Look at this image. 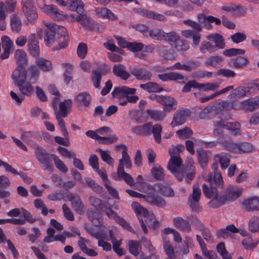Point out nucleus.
I'll return each mask as SVG.
<instances>
[{"label": "nucleus", "mask_w": 259, "mask_h": 259, "mask_svg": "<svg viewBox=\"0 0 259 259\" xmlns=\"http://www.w3.org/2000/svg\"><path fill=\"white\" fill-rule=\"evenodd\" d=\"M157 50L160 55L166 60H172L175 58L171 51L167 46H158Z\"/></svg>", "instance_id": "obj_45"}, {"label": "nucleus", "mask_w": 259, "mask_h": 259, "mask_svg": "<svg viewBox=\"0 0 259 259\" xmlns=\"http://www.w3.org/2000/svg\"><path fill=\"white\" fill-rule=\"evenodd\" d=\"M67 199L71 202L72 208L80 215H82L85 212V207L78 195L70 193L67 195Z\"/></svg>", "instance_id": "obj_11"}, {"label": "nucleus", "mask_w": 259, "mask_h": 259, "mask_svg": "<svg viewBox=\"0 0 259 259\" xmlns=\"http://www.w3.org/2000/svg\"><path fill=\"white\" fill-rule=\"evenodd\" d=\"M201 194L200 189L193 185L192 193L190 195L188 200V204L193 212L199 213L202 210V207L199 202Z\"/></svg>", "instance_id": "obj_6"}, {"label": "nucleus", "mask_w": 259, "mask_h": 259, "mask_svg": "<svg viewBox=\"0 0 259 259\" xmlns=\"http://www.w3.org/2000/svg\"><path fill=\"white\" fill-rule=\"evenodd\" d=\"M128 249L131 254L137 256L141 252L142 246L139 241L131 240L128 241Z\"/></svg>", "instance_id": "obj_37"}, {"label": "nucleus", "mask_w": 259, "mask_h": 259, "mask_svg": "<svg viewBox=\"0 0 259 259\" xmlns=\"http://www.w3.org/2000/svg\"><path fill=\"white\" fill-rule=\"evenodd\" d=\"M148 188L152 191L160 193L165 197H172L175 195L173 190L170 187L161 183H156L153 186L149 185Z\"/></svg>", "instance_id": "obj_15"}, {"label": "nucleus", "mask_w": 259, "mask_h": 259, "mask_svg": "<svg viewBox=\"0 0 259 259\" xmlns=\"http://www.w3.org/2000/svg\"><path fill=\"white\" fill-rule=\"evenodd\" d=\"M162 129V126L159 124H156L154 125L152 124L151 133L153 134L155 140L158 143H159L161 140V133Z\"/></svg>", "instance_id": "obj_55"}, {"label": "nucleus", "mask_w": 259, "mask_h": 259, "mask_svg": "<svg viewBox=\"0 0 259 259\" xmlns=\"http://www.w3.org/2000/svg\"><path fill=\"white\" fill-rule=\"evenodd\" d=\"M132 207L134 209L135 212L137 214L144 232L146 234L147 233L148 230L147 229L146 225L141 216V214L143 213L144 214L145 212L144 208L137 202H133L132 203Z\"/></svg>", "instance_id": "obj_23"}, {"label": "nucleus", "mask_w": 259, "mask_h": 259, "mask_svg": "<svg viewBox=\"0 0 259 259\" xmlns=\"http://www.w3.org/2000/svg\"><path fill=\"white\" fill-rule=\"evenodd\" d=\"M197 19L198 22L204 26L206 25V22H214L218 25L221 24V21L220 19L212 16H206L203 13H199L197 15Z\"/></svg>", "instance_id": "obj_32"}, {"label": "nucleus", "mask_w": 259, "mask_h": 259, "mask_svg": "<svg viewBox=\"0 0 259 259\" xmlns=\"http://www.w3.org/2000/svg\"><path fill=\"white\" fill-rule=\"evenodd\" d=\"M219 165L217 162L213 163L212 165V172L209 174L207 181L210 183L209 187L206 184L202 186V190L204 194L208 198H213L215 197H219L218 195L217 189L212 186V183L220 188H222L224 182L220 171L219 170Z\"/></svg>", "instance_id": "obj_1"}, {"label": "nucleus", "mask_w": 259, "mask_h": 259, "mask_svg": "<svg viewBox=\"0 0 259 259\" xmlns=\"http://www.w3.org/2000/svg\"><path fill=\"white\" fill-rule=\"evenodd\" d=\"M152 123L147 122L142 125H137L133 127L132 131L138 135L149 136L151 134Z\"/></svg>", "instance_id": "obj_25"}, {"label": "nucleus", "mask_w": 259, "mask_h": 259, "mask_svg": "<svg viewBox=\"0 0 259 259\" xmlns=\"http://www.w3.org/2000/svg\"><path fill=\"white\" fill-rule=\"evenodd\" d=\"M124 165L126 168H131L132 167V162L130 157L127 152L126 147H124V150L122 152V158L119 160L117 170L122 171V169H124Z\"/></svg>", "instance_id": "obj_30"}, {"label": "nucleus", "mask_w": 259, "mask_h": 259, "mask_svg": "<svg viewBox=\"0 0 259 259\" xmlns=\"http://www.w3.org/2000/svg\"><path fill=\"white\" fill-rule=\"evenodd\" d=\"M191 112L188 109L177 110L174 114L171 126L174 127L184 124L190 116Z\"/></svg>", "instance_id": "obj_10"}, {"label": "nucleus", "mask_w": 259, "mask_h": 259, "mask_svg": "<svg viewBox=\"0 0 259 259\" xmlns=\"http://www.w3.org/2000/svg\"><path fill=\"white\" fill-rule=\"evenodd\" d=\"M52 155L50 154L44 149H40L35 152L36 157L38 161L42 164L44 169L50 171H53Z\"/></svg>", "instance_id": "obj_7"}, {"label": "nucleus", "mask_w": 259, "mask_h": 259, "mask_svg": "<svg viewBox=\"0 0 259 259\" xmlns=\"http://www.w3.org/2000/svg\"><path fill=\"white\" fill-rule=\"evenodd\" d=\"M75 20L79 22L85 29L94 30L93 24L94 21L87 15L85 12L78 15Z\"/></svg>", "instance_id": "obj_17"}, {"label": "nucleus", "mask_w": 259, "mask_h": 259, "mask_svg": "<svg viewBox=\"0 0 259 259\" xmlns=\"http://www.w3.org/2000/svg\"><path fill=\"white\" fill-rule=\"evenodd\" d=\"M91 97L87 92H82L79 94L76 97L75 101L78 106L83 105L85 107H88L91 103Z\"/></svg>", "instance_id": "obj_35"}, {"label": "nucleus", "mask_w": 259, "mask_h": 259, "mask_svg": "<svg viewBox=\"0 0 259 259\" xmlns=\"http://www.w3.org/2000/svg\"><path fill=\"white\" fill-rule=\"evenodd\" d=\"M62 65L65 68V71L63 74L64 80L66 82L67 84H68L70 81L72 79L71 72L73 70V66L72 65L67 63H63Z\"/></svg>", "instance_id": "obj_59"}, {"label": "nucleus", "mask_w": 259, "mask_h": 259, "mask_svg": "<svg viewBox=\"0 0 259 259\" xmlns=\"http://www.w3.org/2000/svg\"><path fill=\"white\" fill-rule=\"evenodd\" d=\"M222 10L230 13L233 16L241 15L245 13V9L243 7L233 4L223 7Z\"/></svg>", "instance_id": "obj_28"}, {"label": "nucleus", "mask_w": 259, "mask_h": 259, "mask_svg": "<svg viewBox=\"0 0 259 259\" xmlns=\"http://www.w3.org/2000/svg\"><path fill=\"white\" fill-rule=\"evenodd\" d=\"M67 5L70 10H75L78 15L85 12L84 4L81 0H69Z\"/></svg>", "instance_id": "obj_34"}, {"label": "nucleus", "mask_w": 259, "mask_h": 259, "mask_svg": "<svg viewBox=\"0 0 259 259\" xmlns=\"http://www.w3.org/2000/svg\"><path fill=\"white\" fill-rule=\"evenodd\" d=\"M45 26L47 29L45 30V41L46 44L48 46H51L52 44L55 42L56 31L55 28H54L53 24L51 23H45Z\"/></svg>", "instance_id": "obj_19"}, {"label": "nucleus", "mask_w": 259, "mask_h": 259, "mask_svg": "<svg viewBox=\"0 0 259 259\" xmlns=\"http://www.w3.org/2000/svg\"><path fill=\"white\" fill-rule=\"evenodd\" d=\"M243 210L247 212L259 211V198L253 196L247 198L242 202Z\"/></svg>", "instance_id": "obj_13"}, {"label": "nucleus", "mask_w": 259, "mask_h": 259, "mask_svg": "<svg viewBox=\"0 0 259 259\" xmlns=\"http://www.w3.org/2000/svg\"><path fill=\"white\" fill-rule=\"evenodd\" d=\"M152 177L157 181H163L165 175L163 168L159 165H155L151 169Z\"/></svg>", "instance_id": "obj_42"}, {"label": "nucleus", "mask_w": 259, "mask_h": 259, "mask_svg": "<svg viewBox=\"0 0 259 259\" xmlns=\"http://www.w3.org/2000/svg\"><path fill=\"white\" fill-rule=\"evenodd\" d=\"M145 222L149 228L157 229L159 225L158 222L153 215L145 216Z\"/></svg>", "instance_id": "obj_63"}, {"label": "nucleus", "mask_w": 259, "mask_h": 259, "mask_svg": "<svg viewBox=\"0 0 259 259\" xmlns=\"http://www.w3.org/2000/svg\"><path fill=\"white\" fill-rule=\"evenodd\" d=\"M248 230L255 233L259 232V217L256 215H253L249 219L248 223Z\"/></svg>", "instance_id": "obj_46"}, {"label": "nucleus", "mask_w": 259, "mask_h": 259, "mask_svg": "<svg viewBox=\"0 0 259 259\" xmlns=\"http://www.w3.org/2000/svg\"><path fill=\"white\" fill-rule=\"evenodd\" d=\"M146 112L152 119L156 121L162 120L165 116L163 112L161 111L148 109Z\"/></svg>", "instance_id": "obj_49"}, {"label": "nucleus", "mask_w": 259, "mask_h": 259, "mask_svg": "<svg viewBox=\"0 0 259 259\" xmlns=\"http://www.w3.org/2000/svg\"><path fill=\"white\" fill-rule=\"evenodd\" d=\"M28 51L30 54L35 57H38L40 54V50L38 45V41L34 34L29 36L27 44Z\"/></svg>", "instance_id": "obj_16"}, {"label": "nucleus", "mask_w": 259, "mask_h": 259, "mask_svg": "<svg viewBox=\"0 0 259 259\" xmlns=\"http://www.w3.org/2000/svg\"><path fill=\"white\" fill-rule=\"evenodd\" d=\"M117 173L120 178L123 179L127 185L131 186L135 184V180L133 177L130 174L125 172L124 169H122V171L117 170Z\"/></svg>", "instance_id": "obj_60"}, {"label": "nucleus", "mask_w": 259, "mask_h": 259, "mask_svg": "<svg viewBox=\"0 0 259 259\" xmlns=\"http://www.w3.org/2000/svg\"><path fill=\"white\" fill-rule=\"evenodd\" d=\"M222 145L227 151L233 153L238 154V143L225 141L222 143Z\"/></svg>", "instance_id": "obj_53"}, {"label": "nucleus", "mask_w": 259, "mask_h": 259, "mask_svg": "<svg viewBox=\"0 0 259 259\" xmlns=\"http://www.w3.org/2000/svg\"><path fill=\"white\" fill-rule=\"evenodd\" d=\"M222 123H224V120L222 119L213 121V125L214 127L212 133L216 137H223L224 135V131L223 130L224 128V126L220 125L222 124Z\"/></svg>", "instance_id": "obj_50"}, {"label": "nucleus", "mask_w": 259, "mask_h": 259, "mask_svg": "<svg viewBox=\"0 0 259 259\" xmlns=\"http://www.w3.org/2000/svg\"><path fill=\"white\" fill-rule=\"evenodd\" d=\"M163 39L168 42L170 47L178 52H185L189 49L187 41L181 38L180 35L175 31L163 32Z\"/></svg>", "instance_id": "obj_3"}, {"label": "nucleus", "mask_w": 259, "mask_h": 259, "mask_svg": "<svg viewBox=\"0 0 259 259\" xmlns=\"http://www.w3.org/2000/svg\"><path fill=\"white\" fill-rule=\"evenodd\" d=\"M145 200L151 205L160 207H163L166 204L165 201L163 198L154 194H149L146 195Z\"/></svg>", "instance_id": "obj_22"}, {"label": "nucleus", "mask_w": 259, "mask_h": 259, "mask_svg": "<svg viewBox=\"0 0 259 259\" xmlns=\"http://www.w3.org/2000/svg\"><path fill=\"white\" fill-rule=\"evenodd\" d=\"M38 8L45 14L49 15L56 21H61L64 19L65 15L59 10L58 8L53 5H47L43 0H37Z\"/></svg>", "instance_id": "obj_4"}, {"label": "nucleus", "mask_w": 259, "mask_h": 259, "mask_svg": "<svg viewBox=\"0 0 259 259\" xmlns=\"http://www.w3.org/2000/svg\"><path fill=\"white\" fill-rule=\"evenodd\" d=\"M199 65V62L192 61L190 63V65L182 64L180 62H177L172 66V69L190 72L193 68L197 67Z\"/></svg>", "instance_id": "obj_38"}, {"label": "nucleus", "mask_w": 259, "mask_h": 259, "mask_svg": "<svg viewBox=\"0 0 259 259\" xmlns=\"http://www.w3.org/2000/svg\"><path fill=\"white\" fill-rule=\"evenodd\" d=\"M95 14L99 18L108 20L115 21L118 17L106 8H97L95 10Z\"/></svg>", "instance_id": "obj_18"}, {"label": "nucleus", "mask_w": 259, "mask_h": 259, "mask_svg": "<svg viewBox=\"0 0 259 259\" xmlns=\"http://www.w3.org/2000/svg\"><path fill=\"white\" fill-rule=\"evenodd\" d=\"M35 64L40 70L47 72L52 69V64L51 61L44 58L37 57L35 61Z\"/></svg>", "instance_id": "obj_33"}, {"label": "nucleus", "mask_w": 259, "mask_h": 259, "mask_svg": "<svg viewBox=\"0 0 259 259\" xmlns=\"http://www.w3.org/2000/svg\"><path fill=\"white\" fill-rule=\"evenodd\" d=\"M112 71L115 76L121 78L123 80L127 79L130 76V74L126 71L125 66L121 64L114 65Z\"/></svg>", "instance_id": "obj_29"}, {"label": "nucleus", "mask_w": 259, "mask_h": 259, "mask_svg": "<svg viewBox=\"0 0 259 259\" xmlns=\"http://www.w3.org/2000/svg\"><path fill=\"white\" fill-rule=\"evenodd\" d=\"M91 79L96 89H99L102 78L101 73L97 70H93L92 73Z\"/></svg>", "instance_id": "obj_61"}, {"label": "nucleus", "mask_w": 259, "mask_h": 259, "mask_svg": "<svg viewBox=\"0 0 259 259\" xmlns=\"http://www.w3.org/2000/svg\"><path fill=\"white\" fill-rule=\"evenodd\" d=\"M215 160L216 161L214 163L217 162L218 163L217 161H219L222 169L226 168L229 166L230 162L229 156L226 153L217 154L215 156Z\"/></svg>", "instance_id": "obj_39"}, {"label": "nucleus", "mask_w": 259, "mask_h": 259, "mask_svg": "<svg viewBox=\"0 0 259 259\" xmlns=\"http://www.w3.org/2000/svg\"><path fill=\"white\" fill-rule=\"evenodd\" d=\"M52 157L56 167L63 173H66L68 170V168L63 162L56 155H52Z\"/></svg>", "instance_id": "obj_64"}, {"label": "nucleus", "mask_w": 259, "mask_h": 259, "mask_svg": "<svg viewBox=\"0 0 259 259\" xmlns=\"http://www.w3.org/2000/svg\"><path fill=\"white\" fill-rule=\"evenodd\" d=\"M173 223L175 226L181 231L190 232L191 231V227L189 222L182 217L174 218Z\"/></svg>", "instance_id": "obj_24"}, {"label": "nucleus", "mask_w": 259, "mask_h": 259, "mask_svg": "<svg viewBox=\"0 0 259 259\" xmlns=\"http://www.w3.org/2000/svg\"><path fill=\"white\" fill-rule=\"evenodd\" d=\"M196 89L200 91V83L195 80H191L186 83L182 89L183 93H188L191 91V89Z\"/></svg>", "instance_id": "obj_52"}, {"label": "nucleus", "mask_w": 259, "mask_h": 259, "mask_svg": "<svg viewBox=\"0 0 259 259\" xmlns=\"http://www.w3.org/2000/svg\"><path fill=\"white\" fill-rule=\"evenodd\" d=\"M54 28H55L56 33L59 37L57 39L59 41L58 46H55L53 49V50H58L66 48L67 46L68 37L67 36V30L63 26H59L55 24H53Z\"/></svg>", "instance_id": "obj_9"}, {"label": "nucleus", "mask_w": 259, "mask_h": 259, "mask_svg": "<svg viewBox=\"0 0 259 259\" xmlns=\"http://www.w3.org/2000/svg\"><path fill=\"white\" fill-rule=\"evenodd\" d=\"M15 58L19 66L18 67H23V65L26 64L27 60L26 59V53L21 50H18L15 53Z\"/></svg>", "instance_id": "obj_51"}, {"label": "nucleus", "mask_w": 259, "mask_h": 259, "mask_svg": "<svg viewBox=\"0 0 259 259\" xmlns=\"http://www.w3.org/2000/svg\"><path fill=\"white\" fill-rule=\"evenodd\" d=\"M236 68H241L246 66L248 63L246 58L239 56L235 59H232L230 62Z\"/></svg>", "instance_id": "obj_54"}, {"label": "nucleus", "mask_w": 259, "mask_h": 259, "mask_svg": "<svg viewBox=\"0 0 259 259\" xmlns=\"http://www.w3.org/2000/svg\"><path fill=\"white\" fill-rule=\"evenodd\" d=\"M242 104L246 110L252 111L259 106V97L244 101Z\"/></svg>", "instance_id": "obj_40"}, {"label": "nucleus", "mask_w": 259, "mask_h": 259, "mask_svg": "<svg viewBox=\"0 0 259 259\" xmlns=\"http://www.w3.org/2000/svg\"><path fill=\"white\" fill-rule=\"evenodd\" d=\"M222 61L223 58L222 56H214L208 58L205 61L204 64L206 66L215 67Z\"/></svg>", "instance_id": "obj_58"}, {"label": "nucleus", "mask_w": 259, "mask_h": 259, "mask_svg": "<svg viewBox=\"0 0 259 259\" xmlns=\"http://www.w3.org/2000/svg\"><path fill=\"white\" fill-rule=\"evenodd\" d=\"M169 154L170 156L168 163L167 164V168L169 170H174V166H178L179 165H182V160L180 157V154L175 146H172L169 149Z\"/></svg>", "instance_id": "obj_14"}, {"label": "nucleus", "mask_w": 259, "mask_h": 259, "mask_svg": "<svg viewBox=\"0 0 259 259\" xmlns=\"http://www.w3.org/2000/svg\"><path fill=\"white\" fill-rule=\"evenodd\" d=\"M11 25L13 31L18 32L21 28V22L20 19L13 15L11 17Z\"/></svg>", "instance_id": "obj_57"}, {"label": "nucleus", "mask_w": 259, "mask_h": 259, "mask_svg": "<svg viewBox=\"0 0 259 259\" xmlns=\"http://www.w3.org/2000/svg\"><path fill=\"white\" fill-rule=\"evenodd\" d=\"M207 39L214 42L215 44V48L223 49L225 46L224 39L222 35L219 34H211L207 36Z\"/></svg>", "instance_id": "obj_41"}, {"label": "nucleus", "mask_w": 259, "mask_h": 259, "mask_svg": "<svg viewBox=\"0 0 259 259\" xmlns=\"http://www.w3.org/2000/svg\"><path fill=\"white\" fill-rule=\"evenodd\" d=\"M161 101L160 103L162 104L163 110L166 112H170L172 110H175L176 107H174L177 105V101L172 97L170 96H161Z\"/></svg>", "instance_id": "obj_26"}, {"label": "nucleus", "mask_w": 259, "mask_h": 259, "mask_svg": "<svg viewBox=\"0 0 259 259\" xmlns=\"http://www.w3.org/2000/svg\"><path fill=\"white\" fill-rule=\"evenodd\" d=\"M253 149V146L249 143L247 142H240L238 143V154H241L242 153H249L252 151Z\"/></svg>", "instance_id": "obj_56"}, {"label": "nucleus", "mask_w": 259, "mask_h": 259, "mask_svg": "<svg viewBox=\"0 0 259 259\" xmlns=\"http://www.w3.org/2000/svg\"><path fill=\"white\" fill-rule=\"evenodd\" d=\"M239 230L235 227L233 224L228 225L226 228H222L219 230L216 235L218 238H227L231 235V233L239 232Z\"/></svg>", "instance_id": "obj_31"}, {"label": "nucleus", "mask_w": 259, "mask_h": 259, "mask_svg": "<svg viewBox=\"0 0 259 259\" xmlns=\"http://www.w3.org/2000/svg\"><path fill=\"white\" fill-rule=\"evenodd\" d=\"M222 111L220 104L217 102L210 103L199 113V116L202 119H211Z\"/></svg>", "instance_id": "obj_8"}, {"label": "nucleus", "mask_w": 259, "mask_h": 259, "mask_svg": "<svg viewBox=\"0 0 259 259\" xmlns=\"http://www.w3.org/2000/svg\"><path fill=\"white\" fill-rule=\"evenodd\" d=\"M218 252L222 256L223 259H231L232 256L228 254L224 242H220L217 246Z\"/></svg>", "instance_id": "obj_62"}, {"label": "nucleus", "mask_w": 259, "mask_h": 259, "mask_svg": "<svg viewBox=\"0 0 259 259\" xmlns=\"http://www.w3.org/2000/svg\"><path fill=\"white\" fill-rule=\"evenodd\" d=\"M14 80L15 85L25 81L26 78V72L23 67H17L13 71L12 76Z\"/></svg>", "instance_id": "obj_20"}, {"label": "nucleus", "mask_w": 259, "mask_h": 259, "mask_svg": "<svg viewBox=\"0 0 259 259\" xmlns=\"http://www.w3.org/2000/svg\"><path fill=\"white\" fill-rule=\"evenodd\" d=\"M17 86L23 95L30 96L33 93V87L29 82H22Z\"/></svg>", "instance_id": "obj_44"}, {"label": "nucleus", "mask_w": 259, "mask_h": 259, "mask_svg": "<svg viewBox=\"0 0 259 259\" xmlns=\"http://www.w3.org/2000/svg\"><path fill=\"white\" fill-rule=\"evenodd\" d=\"M22 12L30 23H34L37 19L36 8L33 0H22Z\"/></svg>", "instance_id": "obj_5"}, {"label": "nucleus", "mask_w": 259, "mask_h": 259, "mask_svg": "<svg viewBox=\"0 0 259 259\" xmlns=\"http://www.w3.org/2000/svg\"><path fill=\"white\" fill-rule=\"evenodd\" d=\"M159 79L163 81H174L180 83H185L187 78L177 72H170L158 75Z\"/></svg>", "instance_id": "obj_12"}, {"label": "nucleus", "mask_w": 259, "mask_h": 259, "mask_svg": "<svg viewBox=\"0 0 259 259\" xmlns=\"http://www.w3.org/2000/svg\"><path fill=\"white\" fill-rule=\"evenodd\" d=\"M140 87L148 92H160L163 90L157 83L153 82H149L144 84H141Z\"/></svg>", "instance_id": "obj_43"}, {"label": "nucleus", "mask_w": 259, "mask_h": 259, "mask_svg": "<svg viewBox=\"0 0 259 259\" xmlns=\"http://www.w3.org/2000/svg\"><path fill=\"white\" fill-rule=\"evenodd\" d=\"M221 125L224 126L225 129L229 130L234 136L241 135V125L238 122H227L224 120V123H222Z\"/></svg>", "instance_id": "obj_27"}, {"label": "nucleus", "mask_w": 259, "mask_h": 259, "mask_svg": "<svg viewBox=\"0 0 259 259\" xmlns=\"http://www.w3.org/2000/svg\"><path fill=\"white\" fill-rule=\"evenodd\" d=\"M242 191L234 189L232 186H229L224 195L212 198L208 203L212 207L217 208L228 201H233L238 198L241 195Z\"/></svg>", "instance_id": "obj_2"}, {"label": "nucleus", "mask_w": 259, "mask_h": 259, "mask_svg": "<svg viewBox=\"0 0 259 259\" xmlns=\"http://www.w3.org/2000/svg\"><path fill=\"white\" fill-rule=\"evenodd\" d=\"M197 159L199 164L202 168L206 167L208 164V152L203 149L197 150Z\"/></svg>", "instance_id": "obj_36"}, {"label": "nucleus", "mask_w": 259, "mask_h": 259, "mask_svg": "<svg viewBox=\"0 0 259 259\" xmlns=\"http://www.w3.org/2000/svg\"><path fill=\"white\" fill-rule=\"evenodd\" d=\"M131 73L135 76L137 79L144 81L150 80L152 76L151 72L143 68H134L131 70Z\"/></svg>", "instance_id": "obj_21"}, {"label": "nucleus", "mask_w": 259, "mask_h": 259, "mask_svg": "<svg viewBox=\"0 0 259 259\" xmlns=\"http://www.w3.org/2000/svg\"><path fill=\"white\" fill-rule=\"evenodd\" d=\"M72 104V101L71 99L65 100L63 102L59 103V107L60 114L63 117H66L67 116V108L71 107ZM55 111L58 112L57 110Z\"/></svg>", "instance_id": "obj_47"}, {"label": "nucleus", "mask_w": 259, "mask_h": 259, "mask_svg": "<svg viewBox=\"0 0 259 259\" xmlns=\"http://www.w3.org/2000/svg\"><path fill=\"white\" fill-rule=\"evenodd\" d=\"M89 201L97 211L103 210L104 208H106L105 203L98 198L91 196L89 198Z\"/></svg>", "instance_id": "obj_48"}]
</instances>
